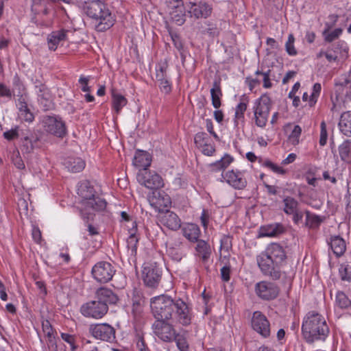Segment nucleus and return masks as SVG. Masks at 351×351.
I'll return each mask as SVG.
<instances>
[{
	"label": "nucleus",
	"instance_id": "c9c22d12",
	"mask_svg": "<svg viewBox=\"0 0 351 351\" xmlns=\"http://www.w3.org/2000/svg\"><path fill=\"white\" fill-rule=\"evenodd\" d=\"M210 95L212 99V104L213 107L216 109H218L221 106V97L222 96V93L220 86V82L218 81H215L213 84V87L210 89Z\"/></svg>",
	"mask_w": 351,
	"mask_h": 351
},
{
	"label": "nucleus",
	"instance_id": "69168bd1",
	"mask_svg": "<svg viewBox=\"0 0 351 351\" xmlns=\"http://www.w3.org/2000/svg\"><path fill=\"white\" fill-rule=\"evenodd\" d=\"M290 215H292V220L294 223L299 224L302 220L304 213L299 208L298 210L293 213H291Z\"/></svg>",
	"mask_w": 351,
	"mask_h": 351
},
{
	"label": "nucleus",
	"instance_id": "6e6552de",
	"mask_svg": "<svg viewBox=\"0 0 351 351\" xmlns=\"http://www.w3.org/2000/svg\"><path fill=\"white\" fill-rule=\"evenodd\" d=\"M136 179L140 184L152 190H157L164 185L162 177L148 169H139Z\"/></svg>",
	"mask_w": 351,
	"mask_h": 351
},
{
	"label": "nucleus",
	"instance_id": "bb28decb",
	"mask_svg": "<svg viewBox=\"0 0 351 351\" xmlns=\"http://www.w3.org/2000/svg\"><path fill=\"white\" fill-rule=\"evenodd\" d=\"M152 157L150 154L144 151L136 152L133 164L138 168H142L141 169H147L151 165Z\"/></svg>",
	"mask_w": 351,
	"mask_h": 351
},
{
	"label": "nucleus",
	"instance_id": "1a4fd4ad",
	"mask_svg": "<svg viewBox=\"0 0 351 351\" xmlns=\"http://www.w3.org/2000/svg\"><path fill=\"white\" fill-rule=\"evenodd\" d=\"M162 276V269L156 263H145L142 271L145 285L149 287H158Z\"/></svg>",
	"mask_w": 351,
	"mask_h": 351
},
{
	"label": "nucleus",
	"instance_id": "603ef678",
	"mask_svg": "<svg viewBox=\"0 0 351 351\" xmlns=\"http://www.w3.org/2000/svg\"><path fill=\"white\" fill-rule=\"evenodd\" d=\"M173 340L176 341L177 347L180 351H186L188 350V343L183 336L176 333Z\"/></svg>",
	"mask_w": 351,
	"mask_h": 351
},
{
	"label": "nucleus",
	"instance_id": "20e7f679",
	"mask_svg": "<svg viewBox=\"0 0 351 351\" xmlns=\"http://www.w3.org/2000/svg\"><path fill=\"white\" fill-rule=\"evenodd\" d=\"M83 10L85 14L95 23L97 32H104L114 23L115 19L108 6L100 0H91L85 2Z\"/></svg>",
	"mask_w": 351,
	"mask_h": 351
},
{
	"label": "nucleus",
	"instance_id": "f3484780",
	"mask_svg": "<svg viewBox=\"0 0 351 351\" xmlns=\"http://www.w3.org/2000/svg\"><path fill=\"white\" fill-rule=\"evenodd\" d=\"M187 12L191 17L195 19H206L212 12V7L205 1L197 3L189 2L186 5Z\"/></svg>",
	"mask_w": 351,
	"mask_h": 351
},
{
	"label": "nucleus",
	"instance_id": "2eb2a0df",
	"mask_svg": "<svg viewBox=\"0 0 351 351\" xmlns=\"http://www.w3.org/2000/svg\"><path fill=\"white\" fill-rule=\"evenodd\" d=\"M43 126L46 132L58 137H63L66 134L64 123L57 117H45L43 119Z\"/></svg>",
	"mask_w": 351,
	"mask_h": 351
},
{
	"label": "nucleus",
	"instance_id": "7ed1b4c3",
	"mask_svg": "<svg viewBox=\"0 0 351 351\" xmlns=\"http://www.w3.org/2000/svg\"><path fill=\"white\" fill-rule=\"evenodd\" d=\"M330 333V328L324 317L311 311L306 314L302 324V335L305 341L312 344L315 341H325Z\"/></svg>",
	"mask_w": 351,
	"mask_h": 351
},
{
	"label": "nucleus",
	"instance_id": "09e8293b",
	"mask_svg": "<svg viewBox=\"0 0 351 351\" xmlns=\"http://www.w3.org/2000/svg\"><path fill=\"white\" fill-rule=\"evenodd\" d=\"M302 133V128L300 125H296L293 127V130L289 136V139L293 145H298L300 142V136Z\"/></svg>",
	"mask_w": 351,
	"mask_h": 351
},
{
	"label": "nucleus",
	"instance_id": "a18cd8bd",
	"mask_svg": "<svg viewBox=\"0 0 351 351\" xmlns=\"http://www.w3.org/2000/svg\"><path fill=\"white\" fill-rule=\"evenodd\" d=\"M306 214V226L314 228L318 227L321 222V218L315 215H312L308 210L305 211Z\"/></svg>",
	"mask_w": 351,
	"mask_h": 351
},
{
	"label": "nucleus",
	"instance_id": "f257e3e1",
	"mask_svg": "<svg viewBox=\"0 0 351 351\" xmlns=\"http://www.w3.org/2000/svg\"><path fill=\"white\" fill-rule=\"evenodd\" d=\"M150 307L155 319L170 320L175 318L177 322L184 326L191 323L192 310L181 298H173L162 294L151 298Z\"/></svg>",
	"mask_w": 351,
	"mask_h": 351
},
{
	"label": "nucleus",
	"instance_id": "aec40b11",
	"mask_svg": "<svg viewBox=\"0 0 351 351\" xmlns=\"http://www.w3.org/2000/svg\"><path fill=\"white\" fill-rule=\"evenodd\" d=\"M335 91L339 95L347 96L351 93V69L335 82Z\"/></svg>",
	"mask_w": 351,
	"mask_h": 351
},
{
	"label": "nucleus",
	"instance_id": "4be33fe9",
	"mask_svg": "<svg viewBox=\"0 0 351 351\" xmlns=\"http://www.w3.org/2000/svg\"><path fill=\"white\" fill-rule=\"evenodd\" d=\"M38 100L44 107L45 110H47L51 106V95L49 89L43 83H38L35 90Z\"/></svg>",
	"mask_w": 351,
	"mask_h": 351
},
{
	"label": "nucleus",
	"instance_id": "49530a36",
	"mask_svg": "<svg viewBox=\"0 0 351 351\" xmlns=\"http://www.w3.org/2000/svg\"><path fill=\"white\" fill-rule=\"evenodd\" d=\"M294 42L295 38L292 34H290L285 43V50L291 56H295L298 54V51L294 46Z\"/></svg>",
	"mask_w": 351,
	"mask_h": 351
},
{
	"label": "nucleus",
	"instance_id": "e433bc0d",
	"mask_svg": "<svg viewBox=\"0 0 351 351\" xmlns=\"http://www.w3.org/2000/svg\"><path fill=\"white\" fill-rule=\"evenodd\" d=\"M339 154L343 161L351 162V140H346L339 145Z\"/></svg>",
	"mask_w": 351,
	"mask_h": 351
},
{
	"label": "nucleus",
	"instance_id": "5fc2aeb1",
	"mask_svg": "<svg viewBox=\"0 0 351 351\" xmlns=\"http://www.w3.org/2000/svg\"><path fill=\"white\" fill-rule=\"evenodd\" d=\"M328 132L326 130V124L324 121H322L320 124V137H319V145L324 146L327 143Z\"/></svg>",
	"mask_w": 351,
	"mask_h": 351
},
{
	"label": "nucleus",
	"instance_id": "338daca9",
	"mask_svg": "<svg viewBox=\"0 0 351 351\" xmlns=\"http://www.w3.org/2000/svg\"><path fill=\"white\" fill-rule=\"evenodd\" d=\"M12 97V92L6 86L0 83V97Z\"/></svg>",
	"mask_w": 351,
	"mask_h": 351
},
{
	"label": "nucleus",
	"instance_id": "72a5a7b5",
	"mask_svg": "<svg viewBox=\"0 0 351 351\" xmlns=\"http://www.w3.org/2000/svg\"><path fill=\"white\" fill-rule=\"evenodd\" d=\"M233 157L229 154H225L219 160L210 165L211 172L223 171L232 162Z\"/></svg>",
	"mask_w": 351,
	"mask_h": 351
},
{
	"label": "nucleus",
	"instance_id": "4468645a",
	"mask_svg": "<svg viewBox=\"0 0 351 351\" xmlns=\"http://www.w3.org/2000/svg\"><path fill=\"white\" fill-rule=\"evenodd\" d=\"M221 182L225 181L236 190H243L247 186V180L244 173L239 170H230L221 173Z\"/></svg>",
	"mask_w": 351,
	"mask_h": 351
},
{
	"label": "nucleus",
	"instance_id": "7c9ffc66",
	"mask_svg": "<svg viewBox=\"0 0 351 351\" xmlns=\"http://www.w3.org/2000/svg\"><path fill=\"white\" fill-rule=\"evenodd\" d=\"M173 10L170 12L171 20L178 25H183L186 20V5L178 4L173 5Z\"/></svg>",
	"mask_w": 351,
	"mask_h": 351
},
{
	"label": "nucleus",
	"instance_id": "052dcab7",
	"mask_svg": "<svg viewBox=\"0 0 351 351\" xmlns=\"http://www.w3.org/2000/svg\"><path fill=\"white\" fill-rule=\"evenodd\" d=\"M90 76H80L78 82L79 84L81 85V90L84 93H90L91 89L90 87L88 86V82L90 80Z\"/></svg>",
	"mask_w": 351,
	"mask_h": 351
},
{
	"label": "nucleus",
	"instance_id": "a211bd4d",
	"mask_svg": "<svg viewBox=\"0 0 351 351\" xmlns=\"http://www.w3.org/2000/svg\"><path fill=\"white\" fill-rule=\"evenodd\" d=\"M148 201L152 207L160 212L171 205L169 196L163 192L155 191L148 197Z\"/></svg>",
	"mask_w": 351,
	"mask_h": 351
},
{
	"label": "nucleus",
	"instance_id": "c756f323",
	"mask_svg": "<svg viewBox=\"0 0 351 351\" xmlns=\"http://www.w3.org/2000/svg\"><path fill=\"white\" fill-rule=\"evenodd\" d=\"M182 234L191 242L197 241L200 235V230L195 223H187L182 229Z\"/></svg>",
	"mask_w": 351,
	"mask_h": 351
},
{
	"label": "nucleus",
	"instance_id": "37998d69",
	"mask_svg": "<svg viewBox=\"0 0 351 351\" xmlns=\"http://www.w3.org/2000/svg\"><path fill=\"white\" fill-rule=\"evenodd\" d=\"M331 28V26L327 27L322 33L323 36L324 38V40L327 43H331L333 40L337 39L340 35L342 34V29L337 28L334 29L332 32H329V29Z\"/></svg>",
	"mask_w": 351,
	"mask_h": 351
},
{
	"label": "nucleus",
	"instance_id": "c03bdc74",
	"mask_svg": "<svg viewBox=\"0 0 351 351\" xmlns=\"http://www.w3.org/2000/svg\"><path fill=\"white\" fill-rule=\"evenodd\" d=\"M335 302L341 308H347L351 306V300L343 291L337 293Z\"/></svg>",
	"mask_w": 351,
	"mask_h": 351
},
{
	"label": "nucleus",
	"instance_id": "6ab92c4d",
	"mask_svg": "<svg viewBox=\"0 0 351 351\" xmlns=\"http://www.w3.org/2000/svg\"><path fill=\"white\" fill-rule=\"evenodd\" d=\"M160 223L171 230H177L181 227V219L173 211L167 210L160 218Z\"/></svg>",
	"mask_w": 351,
	"mask_h": 351
},
{
	"label": "nucleus",
	"instance_id": "bf43d9fd",
	"mask_svg": "<svg viewBox=\"0 0 351 351\" xmlns=\"http://www.w3.org/2000/svg\"><path fill=\"white\" fill-rule=\"evenodd\" d=\"M221 277L224 282H228L230 279V265L228 263H224V265L221 268Z\"/></svg>",
	"mask_w": 351,
	"mask_h": 351
},
{
	"label": "nucleus",
	"instance_id": "c85d7f7f",
	"mask_svg": "<svg viewBox=\"0 0 351 351\" xmlns=\"http://www.w3.org/2000/svg\"><path fill=\"white\" fill-rule=\"evenodd\" d=\"M338 126L343 134L351 136V111H347L341 114Z\"/></svg>",
	"mask_w": 351,
	"mask_h": 351
},
{
	"label": "nucleus",
	"instance_id": "8fccbe9b",
	"mask_svg": "<svg viewBox=\"0 0 351 351\" xmlns=\"http://www.w3.org/2000/svg\"><path fill=\"white\" fill-rule=\"evenodd\" d=\"M247 109V103L241 101L235 108L234 118L237 121L244 119V112Z\"/></svg>",
	"mask_w": 351,
	"mask_h": 351
},
{
	"label": "nucleus",
	"instance_id": "a19ab883",
	"mask_svg": "<svg viewBox=\"0 0 351 351\" xmlns=\"http://www.w3.org/2000/svg\"><path fill=\"white\" fill-rule=\"evenodd\" d=\"M18 117L21 121L27 123H32L34 120V115L28 106L25 108L20 107L18 108Z\"/></svg>",
	"mask_w": 351,
	"mask_h": 351
},
{
	"label": "nucleus",
	"instance_id": "e2e57ef3",
	"mask_svg": "<svg viewBox=\"0 0 351 351\" xmlns=\"http://www.w3.org/2000/svg\"><path fill=\"white\" fill-rule=\"evenodd\" d=\"M160 90L165 94H169L171 91V84L168 79L158 83Z\"/></svg>",
	"mask_w": 351,
	"mask_h": 351
},
{
	"label": "nucleus",
	"instance_id": "f03ea898",
	"mask_svg": "<svg viewBox=\"0 0 351 351\" xmlns=\"http://www.w3.org/2000/svg\"><path fill=\"white\" fill-rule=\"evenodd\" d=\"M286 258L283 247L278 243H271L256 258L258 267L263 275L276 280L280 279V265Z\"/></svg>",
	"mask_w": 351,
	"mask_h": 351
},
{
	"label": "nucleus",
	"instance_id": "2f4dec72",
	"mask_svg": "<svg viewBox=\"0 0 351 351\" xmlns=\"http://www.w3.org/2000/svg\"><path fill=\"white\" fill-rule=\"evenodd\" d=\"M64 165L68 171L72 173L80 172L85 167V162L80 158H67Z\"/></svg>",
	"mask_w": 351,
	"mask_h": 351
},
{
	"label": "nucleus",
	"instance_id": "f704fd0d",
	"mask_svg": "<svg viewBox=\"0 0 351 351\" xmlns=\"http://www.w3.org/2000/svg\"><path fill=\"white\" fill-rule=\"evenodd\" d=\"M284 231L282 225L279 223L270 224L263 226L261 229V234L263 237H276Z\"/></svg>",
	"mask_w": 351,
	"mask_h": 351
},
{
	"label": "nucleus",
	"instance_id": "412c9836",
	"mask_svg": "<svg viewBox=\"0 0 351 351\" xmlns=\"http://www.w3.org/2000/svg\"><path fill=\"white\" fill-rule=\"evenodd\" d=\"M95 298L102 303L108 304H114L118 301L117 295L110 289L101 287L98 289L95 293Z\"/></svg>",
	"mask_w": 351,
	"mask_h": 351
},
{
	"label": "nucleus",
	"instance_id": "58836bf2",
	"mask_svg": "<svg viewBox=\"0 0 351 351\" xmlns=\"http://www.w3.org/2000/svg\"><path fill=\"white\" fill-rule=\"evenodd\" d=\"M112 106L117 114H119L122 108L127 104L126 98L117 93L114 89H112Z\"/></svg>",
	"mask_w": 351,
	"mask_h": 351
},
{
	"label": "nucleus",
	"instance_id": "de8ad7c7",
	"mask_svg": "<svg viewBox=\"0 0 351 351\" xmlns=\"http://www.w3.org/2000/svg\"><path fill=\"white\" fill-rule=\"evenodd\" d=\"M321 90H322V86L319 83H315L313 85L312 93L310 95V99H309V106H313L316 104V102L317 101V98L319 96V94L321 93Z\"/></svg>",
	"mask_w": 351,
	"mask_h": 351
},
{
	"label": "nucleus",
	"instance_id": "f8f14e48",
	"mask_svg": "<svg viewBox=\"0 0 351 351\" xmlns=\"http://www.w3.org/2000/svg\"><path fill=\"white\" fill-rule=\"evenodd\" d=\"M89 332L95 339L103 341L112 342L116 338L115 329L106 323L90 325Z\"/></svg>",
	"mask_w": 351,
	"mask_h": 351
},
{
	"label": "nucleus",
	"instance_id": "cd10ccee",
	"mask_svg": "<svg viewBox=\"0 0 351 351\" xmlns=\"http://www.w3.org/2000/svg\"><path fill=\"white\" fill-rule=\"evenodd\" d=\"M42 328L45 335L47 337V345L51 351L57 350V344L55 337L53 336V329L47 319L42 322Z\"/></svg>",
	"mask_w": 351,
	"mask_h": 351
},
{
	"label": "nucleus",
	"instance_id": "dca6fc26",
	"mask_svg": "<svg viewBox=\"0 0 351 351\" xmlns=\"http://www.w3.org/2000/svg\"><path fill=\"white\" fill-rule=\"evenodd\" d=\"M252 327L261 337L267 338L270 336V324L266 316L261 311H255L252 317Z\"/></svg>",
	"mask_w": 351,
	"mask_h": 351
},
{
	"label": "nucleus",
	"instance_id": "39448f33",
	"mask_svg": "<svg viewBox=\"0 0 351 351\" xmlns=\"http://www.w3.org/2000/svg\"><path fill=\"white\" fill-rule=\"evenodd\" d=\"M78 195L82 198L81 204L83 209L81 215L84 218L85 213H90L91 211H101L106 208L105 199L96 196L94 188L87 181L82 182L78 186Z\"/></svg>",
	"mask_w": 351,
	"mask_h": 351
},
{
	"label": "nucleus",
	"instance_id": "423d86ee",
	"mask_svg": "<svg viewBox=\"0 0 351 351\" xmlns=\"http://www.w3.org/2000/svg\"><path fill=\"white\" fill-rule=\"evenodd\" d=\"M271 106V98L267 94L261 95L254 101L253 112L256 126L262 128L266 126Z\"/></svg>",
	"mask_w": 351,
	"mask_h": 351
},
{
	"label": "nucleus",
	"instance_id": "b1692460",
	"mask_svg": "<svg viewBox=\"0 0 351 351\" xmlns=\"http://www.w3.org/2000/svg\"><path fill=\"white\" fill-rule=\"evenodd\" d=\"M167 254L175 261H180L185 255L182 249V243L180 240L175 241L167 245Z\"/></svg>",
	"mask_w": 351,
	"mask_h": 351
},
{
	"label": "nucleus",
	"instance_id": "a878e982",
	"mask_svg": "<svg viewBox=\"0 0 351 351\" xmlns=\"http://www.w3.org/2000/svg\"><path fill=\"white\" fill-rule=\"evenodd\" d=\"M328 244L333 253L337 257L342 256L346 250V245L344 239L339 236H332Z\"/></svg>",
	"mask_w": 351,
	"mask_h": 351
},
{
	"label": "nucleus",
	"instance_id": "13d9d810",
	"mask_svg": "<svg viewBox=\"0 0 351 351\" xmlns=\"http://www.w3.org/2000/svg\"><path fill=\"white\" fill-rule=\"evenodd\" d=\"M340 278L343 281L351 280V274L348 271V265H341L339 269Z\"/></svg>",
	"mask_w": 351,
	"mask_h": 351
},
{
	"label": "nucleus",
	"instance_id": "774afa93",
	"mask_svg": "<svg viewBox=\"0 0 351 351\" xmlns=\"http://www.w3.org/2000/svg\"><path fill=\"white\" fill-rule=\"evenodd\" d=\"M19 136L17 128L12 129L10 130L6 131L3 133V136L7 140H13L17 138Z\"/></svg>",
	"mask_w": 351,
	"mask_h": 351
},
{
	"label": "nucleus",
	"instance_id": "3c124183",
	"mask_svg": "<svg viewBox=\"0 0 351 351\" xmlns=\"http://www.w3.org/2000/svg\"><path fill=\"white\" fill-rule=\"evenodd\" d=\"M11 159L14 166L19 169H25V164L20 156V153L18 150H15L12 152Z\"/></svg>",
	"mask_w": 351,
	"mask_h": 351
},
{
	"label": "nucleus",
	"instance_id": "0eeeda50",
	"mask_svg": "<svg viewBox=\"0 0 351 351\" xmlns=\"http://www.w3.org/2000/svg\"><path fill=\"white\" fill-rule=\"evenodd\" d=\"M168 319H155L152 328L154 334L164 342H171L176 331Z\"/></svg>",
	"mask_w": 351,
	"mask_h": 351
},
{
	"label": "nucleus",
	"instance_id": "9b49d317",
	"mask_svg": "<svg viewBox=\"0 0 351 351\" xmlns=\"http://www.w3.org/2000/svg\"><path fill=\"white\" fill-rule=\"evenodd\" d=\"M108 306L97 299L84 304L80 308L81 313L86 317L100 319L108 312Z\"/></svg>",
	"mask_w": 351,
	"mask_h": 351
},
{
	"label": "nucleus",
	"instance_id": "ea45409f",
	"mask_svg": "<svg viewBox=\"0 0 351 351\" xmlns=\"http://www.w3.org/2000/svg\"><path fill=\"white\" fill-rule=\"evenodd\" d=\"M259 163L270 170H271L273 172L280 174V175H285L287 173V171L284 169L282 167L278 166L277 165L274 164L269 160H263L261 158H259L258 159Z\"/></svg>",
	"mask_w": 351,
	"mask_h": 351
},
{
	"label": "nucleus",
	"instance_id": "4c0bfd02",
	"mask_svg": "<svg viewBox=\"0 0 351 351\" xmlns=\"http://www.w3.org/2000/svg\"><path fill=\"white\" fill-rule=\"evenodd\" d=\"M282 202L284 205L283 210L288 215H290L300 208L298 201L292 197L287 196L285 197Z\"/></svg>",
	"mask_w": 351,
	"mask_h": 351
},
{
	"label": "nucleus",
	"instance_id": "0e129e2a",
	"mask_svg": "<svg viewBox=\"0 0 351 351\" xmlns=\"http://www.w3.org/2000/svg\"><path fill=\"white\" fill-rule=\"evenodd\" d=\"M17 101H16V107L17 109L20 107L21 108H25V106H27V95L23 94L21 92L17 94Z\"/></svg>",
	"mask_w": 351,
	"mask_h": 351
},
{
	"label": "nucleus",
	"instance_id": "ddd939ff",
	"mask_svg": "<svg viewBox=\"0 0 351 351\" xmlns=\"http://www.w3.org/2000/svg\"><path fill=\"white\" fill-rule=\"evenodd\" d=\"M254 290L260 299L267 301L276 299L280 292V289L276 284L266 280L257 282Z\"/></svg>",
	"mask_w": 351,
	"mask_h": 351
},
{
	"label": "nucleus",
	"instance_id": "864d4df0",
	"mask_svg": "<svg viewBox=\"0 0 351 351\" xmlns=\"http://www.w3.org/2000/svg\"><path fill=\"white\" fill-rule=\"evenodd\" d=\"M220 250L228 252L232 248V237L228 235H223L220 241Z\"/></svg>",
	"mask_w": 351,
	"mask_h": 351
},
{
	"label": "nucleus",
	"instance_id": "680f3d73",
	"mask_svg": "<svg viewBox=\"0 0 351 351\" xmlns=\"http://www.w3.org/2000/svg\"><path fill=\"white\" fill-rule=\"evenodd\" d=\"M136 348L138 351H150L145 342L143 337L140 335L136 336Z\"/></svg>",
	"mask_w": 351,
	"mask_h": 351
},
{
	"label": "nucleus",
	"instance_id": "5701e85b",
	"mask_svg": "<svg viewBox=\"0 0 351 351\" xmlns=\"http://www.w3.org/2000/svg\"><path fill=\"white\" fill-rule=\"evenodd\" d=\"M132 227L129 230V237L127 239L128 252L130 256H135L137 251L138 237L136 236L137 225L135 221H132Z\"/></svg>",
	"mask_w": 351,
	"mask_h": 351
},
{
	"label": "nucleus",
	"instance_id": "79ce46f5",
	"mask_svg": "<svg viewBox=\"0 0 351 351\" xmlns=\"http://www.w3.org/2000/svg\"><path fill=\"white\" fill-rule=\"evenodd\" d=\"M53 3L52 0H33L32 10L36 13L43 12L45 14L48 13L47 5Z\"/></svg>",
	"mask_w": 351,
	"mask_h": 351
},
{
	"label": "nucleus",
	"instance_id": "6e6d98bb",
	"mask_svg": "<svg viewBox=\"0 0 351 351\" xmlns=\"http://www.w3.org/2000/svg\"><path fill=\"white\" fill-rule=\"evenodd\" d=\"M256 75H261L263 76V87L265 88H269L272 86V84L270 82V70H268L266 72H262L260 71H256Z\"/></svg>",
	"mask_w": 351,
	"mask_h": 351
},
{
	"label": "nucleus",
	"instance_id": "473e14b6",
	"mask_svg": "<svg viewBox=\"0 0 351 351\" xmlns=\"http://www.w3.org/2000/svg\"><path fill=\"white\" fill-rule=\"evenodd\" d=\"M195 242L197 243L195 251L198 256H199L204 261H206L211 254V249L210 245L204 240L197 239Z\"/></svg>",
	"mask_w": 351,
	"mask_h": 351
},
{
	"label": "nucleus",
	"instance_id": "4d7b16f0",
	"mask_svg": "<svg viewBox=\"0 0 351 351\" xmlns=\"http://www.w3.org/2000/svg\"><path fill=\"white\" fill-rule=\"evenodd\" d=\"M61 338L66 343H68L71 346V349L72 351H75L77 348L75 342V336L68 334L62 332L60 334Z\"/></svg>",
	"mask_w": 351,
	"mask_h": 351
},
{
	"label": "nucleus",
	"instance_id": "9d476101",
	"mask_svg": "<svg viewBox=\"0 0 351 351\" xmlns=\"http://www.w3.org/2000/svg\"><path fill=\"white\" fill-rule=\"evenodd\" d=\"M115 271L114 267L106 261L98 262L91 270L94 279L100 283H106L111 280Z\"/></svg>",
	"mask_w": 351,
	"mask_h": 351
},
{
	"label": "nucleus",
	"instance_id": "393cba45",
	"mask_svg": "<svg viewBox=\"0 0 351 351\" xmlns=\"http://www.w3.org/2000/svg\"><path fill=\"white\" fill-rule=\"evenodd\" d=\"M68 32L69 31L65 29L52 32L47 38L49 49L51 51H55L59 43L66 39Z\"/></svg>",
	"mask_w": 351,
	"mask_h": 351
}]
</instances>
